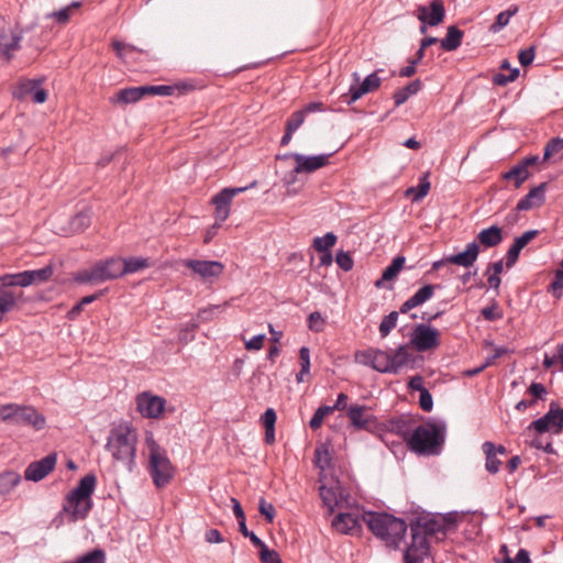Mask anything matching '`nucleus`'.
I'll return each instance as SVG.
<instances>
[{"instance_id":"obj_1","label":"nucleus","mask_w":563,"mask_h":563,"mask_svg":"<svg viewBox=\"0 0 563 563\" xmlns=\"http://www.w3.org/2000/svg\"><path fill=\"white\" fill-rule=\"evenodd\" d=\"M363 519L368 530L391 550H398L404 540L408 522L386 511H366Z\"/></svg>"},{"instance_id":"obj_2","label":"nucleus","mask_w":563,"mask_h":563,"mask_svg":"<svg viewBox=\"0 0 563 563\" xmlns=\"http://www.w3.org/2000/svg\"><path fill=\"white\" fill-rule=\"evenodd\" d=\"M446 439V423L429 418L418 426L408 439V449L419 456L439 455Z\"/></svg>"},{"instance_id":"obj_3","label":"nucleus","mask_w":563,"mask_h":563,"mask_svg":"<svg viewBox=\"0 0 563 563\" xmlns=\"http://www.w3.org/2000/svg\"><path fill=\"white\" fill-rule=\"evenodd\" d=\"M97 486L95 473H88L81 477L77 486L66 496L63 511L67 514L70 522L85 520L92 509V495Z\"/></svg>"},{"instance_id":"obj_4","label":"nucleus","mask_w":563,"mask_h":563,"mask_svg":"<svg viewBox=\"0 0 563 563\" xmlns=\"http://www.w3.org/2000/svg\"><path fill=\"white\" fill-rule=\"evenodd\" d=\"M137 435L128 423H120L110 430L106 449L113 460L123 463L129 471L135 464Z\"/></svg>"},{"instance_id":"obj_5","label":"nucleus","mask_w":563,"mask_h":563,"mask_svg":"<svg viewBox=\"0 0 563 563\" xmlns=\"http://www.w3.org/2000/svg\"><path fill=\"white\" fill-rule=\"evenodd\" d=\"M124 276L121 257L97 261L89 268L73 274V282L78 285H99Z\"/></svg>"},{"instance_id":"obj_6","label":"nucleus","mask_w":563,"mask_h":563,"mask_svg":"<svg viewBox=\"0 0 563 563\" xmlns=\"http://www.w3.org/2000/svg\"><path fill=\"white\" fill-rule=\"evenodd\" d=\"M148 471L157 488L166 487L175 475V467L168 459L166 451L155 441L150 444Z\"/></svg>"},{"instance_id":"obj_7","label":"nucleus","mask_w":563,"mask_h":563,"mask_svg":"<svg viewBox=\"0 0 563 563\" xmlns=\"http://www.w3.org/2000/svg\"><path fill=\"white\" fill-rule=\"evenodd\" d=\"M410 529L411 541L402 552V563H423L424 559L431 554L430 534L420 529L418 520H409L407 523Z\"/></svg>"},{"instance_id":"obj_8","label":"nucleus","mask_w":563,"mask_h":563,"mask_svg":"<svg viewBox=\"0 0 563 563\" xmlns=\"http://www.w3.org/2000/svg\"><path fill=\"white\" fill-rule=\"evenodd\" d=\"M527 430L534 431L537 435L545 432L560 434L563 431V408L559 406L558 401H551L548 412L533 420Z\"/></svg>"},{"instance_id":"obj_9","label":"nucleus","mask_w":563,"mask_h":563,"mask_svg":"<svg viewBox=\"0 0 563 563\" xmlns=\"http://www.w3.org/2000/svg\"><path fill=\"white\" fill-rule=\"evenodd\" d=\"M441 333L430 324L419 323L413 327L409 344L418 352H427L437 349Z\"/></svg>"},{"instance_id":"obj_10","label":"nucleus","mask_w":563,"mask_h":563,"mask_svg":"<svg viewBox=\"0 0 563 563\" xmlns=\"http://www.w3.org/2000/svg\"><path fill=\"white\" fill-rule=\"evenodd\" d=\"M10 413L12 418L10 423L32 427L36 431H41L46 427V418L38 412L35 407L27 405L10 404Z\"/></svg>"},{"instance_id":"obj_11","label":"nucleus","mask_w":563,"mask_h":563,"mask_svg":"<svg viewBox=\"0 0 563 563\" xmlns=\"http://www.w3.org/2000/svg\"><path fill=\"white\" fill-rule=\"evenodd\" d=\"M44 78L20 79L12 95L19 101L31 99L34 103H44L47 100V91L42 88Z\"/></svg>"},{"instance_id":"obj_12","label":"nucleus","mask_w":563,"mask_h":563,"mask_svg":"<svg viewBox=\"0 0 563 563\" xmlns=\"http://www.w3.org/2000/svg\"><path fill=\"white\" fill-rule=\"evenodd\" d=\"M136 409L143 418L162 419L166 409V399L153 395L151 391H143L136 396Z\"/></svg>"},{"instance_id":"obj_13","label":"nucleus","mask_w":563,"mask_h":563,"mask_svg":"<svg viewBox=\"0 0 563 563\" xmlns=\"http://www.w3.org/2000/svg\"><path fill=\"white\" fill-rule=\"evenodd\" d=\"M367 411L368 408L366 406L357 404L351 405L346 412L351 421V427L355 430H365L373 433L383 431V424L374 415Z\"/></svg>"},{"instance_id":"obj_14","label":"nucleus","mask_w":563,"mask_h":563,"mask_svg":"<svg viewBox=\"0 0 563 563\" xmlns=\"http://www.w3.org/2000/svg\"><path fill=\"white\" fill-rule=\"evenodd\" d=\"M481 249L476 242H471L466 245L463 252L445 256L432 264V269H440L441 267L452 264L462 267H472L479 255Z\"/></svg>"},{"instance_id":"obj_15","label":"nucleus","mask_w":563,"mask_h":563,"mask_svg":"<svg viewBox=\"0 0 563 563\" xmlns=\"http://www.w3.org/2000/svg\"><path fill=\"white\" fill-rule=\"evenodd\" d=\"M184 266L191 269L205 282L210 283L224 272V265L219 261L185 260Z\"/></svg>"},{"instance_id":"obj_16","label":"nucleus","mask_w":563,"mask_h":563,"mask_svg":"<svg viewBox=\"0 0 563 563\" xmlns=\"http://www.w3.org/2000/svg\"><path fill=\"white\" fill-rule=\"evenodd\" d=\"M57 463V454L49 453L38 461H34L27 465L24 471L26 481L40 482L54 471Z\"/></svg>"},{"instance_id":"obj_17","label":"nucleus","mask_w":563,"mask_h":563,"mask_svg":"<svg viewBox=\"0 0 563 563\" xmlns=\"http://www.w3.org/2000/svg\"><path fill=\"white\" fill-rule=\"evenodd\" d=\"M377 73L378 70L366 76L360 85H351L349 93L342 96L344 102L351 106L364 95L376 91L382 85V79L377 76Z\"/></svg>"},{"instance_id":"obj_18","label":"nucleus","mask_w":563,"mask_h":563,"mask_svg":"<svg viewBox=\"0 0 563 563\" xmlns=\"http://www.w3.org/2000/svg\"><path fill=\"white\" fill-rule=\"evenodd\" d=\"M22 32H14L7 27L4 21L0 22V56L10 62L13 53L21 48Z\"/></svg>"},{"instance_id":"obj_19","label":"nucleus","mask_w":563,"mask_h":563,"mask_svg":"<svg viewBox=\"0 0 563 563\" xmlns=\"http://www.w3.org/2000/svg\"><path fill=\"white\" fill-rule=\"evenodd\" d=\"M319 154L312 156H306L303 154L291 155V158L296 162L295 173L311 174L329 164V158L334 154Z\"/></svg>"},{"instance_id":"obj_20","label":"nucleus","mask_w":563,"mask_h":563,"mask_svg":"<svg viewBox=\"0 0 563 563\" xmlns=\"http://www.w3.org/2000/svg\"><path fill=\"white\" fill-rule=\"evenodd\" d=\"M417 18L423 24L437 26L441 24L445 18V8L442 0H432L429 7L419 5L417 9Z\"/></svg>"},{"instance_id":"obj_21","label":"nucleus","mask_w":563,"mask_h":563,"mask_svg":"<svg viewBox=\"0 0 563 563\" xmlns=\"http://www.w3.org/2000/svg\"><path fill=\"white\" fill-rule=\"evenodd\" d=\"M409 520H418L420 529L431 537L442 534L444 529L440 523L439 512H430L420 507L412 511V518Z\"/></svg>"},{"instance_id":"obj_22","label":"nucleus","mask_w":563,"mask_h":563,"mask_svg":"<svg viewBox=\"0 0 563 563\" xmlns=\"http://www.w3.org/2000/svg\"><path fill=\"white\" fill-rule=\"evenodd\" d=\"M437 288H441L440 284H426L419 288L413 296L407 299L399 308L401 313H408L411 309L419 307L431 299Z\"/></svg>"},{"instance_id":"obj_23","label":"nucleus","mask_w":563,"mask_h":563,"mask_svg":"<svg viewBox=\"0 0 563 563\" xmlns=\"http://www.w3.org/2000/svg\"><path fill=\"white\" fill-rule=\"evenodd\" d=\"M547 187L548 183L544 181L530 189V191L517 202L516 211H527L534 207L542 206L545 201Z\"/></svg>"},{"instance_id":"obj_24","label":"nucleus","mask_w":563,"mask_h":563,"mask_svg":"<svg viewBox=\"0 0 563 563\" xmlns=\"http://www.w3.org/2000/svg\"><path fill=\"white\" fill-rule=\"evenodd\" d=\"M503 240V229L497 224H493L479 231L474 242L478 244V247L490 249L499 245Z\"/></svg>"},{"instance_id":"obj_25","label":"nucleus","mask_w":563,"mask_h":563,"mask_svg":"<svg viewBox=\"0 0 563 563\" xmlns=\"http://www.w3.org/2000/svg\"><path fill=\"white\" fill-rule=\"evenodd\" d=\"M383 430L399 435L407 446L408 439L413 431L411 430V420L405 419L404 417H391L384 423Z\"/></svg>"},{"instance_id":"obj_26","label":"nucleus","mask_w":563,"mask_h":563,"mask_svg":"<svg viewBox=\"0 0 563 563\" xmlns=\"http://www.w3.org/2000/svg\"><path fill=\"white\" fill-rule=\"evenodd\" d=\"M144 97H146L144 86L129 87L120 89L110 97V102L112 104H130L140 101Z\"/></svg>"},{"instance_id":"obj_27","label":"nucleus","mask_w":563,"mask_h":563,"mask_svg":"<svg viewBox=\"0 0 563 563\" xmlns=\"http://www.w3.org/2000/svg\"><path fill=\"white\" fill-rule=\"evenodd\" d=\"M257 185V181L254 180L250 184V186L245 187H234V188H223L217 195H214L211 199V203L214 207H223L231 208L232 199L240 192L245 191L249 188H253Z\"/></svg>"},{"instance_id":"obj_28","label":"nucleus","mask_w":563,"mask_h":563,"mask_svg":"<svg viewBox=\"0 0 563 563\" xmlns=\"http://www.w3.org/2000/svg\"><path fill=\"white\" fill-rule=\"evenodd\" d=\"M405 262L406 257L404 255L394 257L391 263L383 271L382 277L375 282V287L382 288L385 282L394 280L404 268Z\"/></svg>"},{"instance_id":"obj_29","label":"nucleus","mask_w":563,"mask_h":563,"mask_svg":"<svg viewBox=\"0 0 563 563\" xmlns=\"http://www.w3.org/2000/svg\"><path fill=\"white\" fill-rule=\"evenodd\" d=\"M464 31L456 25H450L446 30V35L440 40V46L445 52L456 51L463 41Z\"/></svg>"},{"instance_id":"obj_30","label":"nucleus","mask_w":563,"mask_h":563,"mask_svg":"<svg viewBox=\"0 0 563 563\" xmlns=\"http://www.w3.org/2000/svg\"><path fill=\"white\" fill-rule=\"evenodd\" d=\"M332 460L333 457L329 443H320L317 445L313 454V465L316 468H319L321 473L331 468L333 466Z\"/></svg>"},{"instance_id":"obj_31","label":"nucleus","mask_w":563,"mask_h":563,"mask_svg":"<svg viewBox=\"0 0 563 563\" xmlns=\"http://www.w3.org/2000/svg\"><path fill=\"white\" fill-rule=\"evenodd\" d=\"M411 346L408 344H400L396 350H390V358H391V365L395 367L394 371H391V374H397L400 369V367L407 365L410 361H415L416 357H413L409 352L408 347Z\"/></svg>"},{"instance_id":"obj_32","label":"nucleus","mask_w":563,"mask_h":563,"mask_svg":"<svg viewBox=\"0 0 563 563\" xmlns=\"http://www.w3.org/2000/svg\"><path fill=\"white\" fill-rule=\"evenodd\" d=\"M332 527L341 533H351L358 527L357 518L350 512H340L332 520Z\"/></svg>"},{"instance_id":"obj_33","label":"nucleus","mask_w":563,"mask_h":563,"mask_svg":"<svg viewBox=\"0 0 563 563\" xmlns=\"http://www.w3.org/2000/svg\"><path fill=\"white\" fill-rule=\"evenodd\" d=\"M422 88V81L417 78L410 82H408L405 87L397 89L393 99L396 107L404 104L410 96L418 93Z\"/></svg>"},{"instance_id":"obj_34","label":"nucleus","mask_w":563,"mask_h":563,"mask_svg":"<svg viewBox=\"0 0 563 563\" xmlns=\"http://www.w3.org/2000/svg\"><path fill=\"white\" fill-rule=\"evenodd\" d=\"M431 184L429 181V173H424L419 178V184L416 187H409L405 191V197L410 198L412 202L422 200L430 191Z\"/></svg>"},{"instance_id":"obj_35","label":"nucleus","mask_w":563,"mask_h":563,"mask_svg":"<svg viewBox=\"0 0 563 563\" xmlns=\"http://www.w3.org/2000/svg\"><path fill=\"white\" fill-rule=\"evenodd\" d=\"M145 93L146 96H172L175 90L187 91L192 89L191 85L181 84V85H145Z\"/></svg>"},{"instance_id":"obj_36","label":"nucleus","mask_w":563,"mask_h":563,"mask_svg":"<svg viewBox=\"0 0 563 563\" xmlns=\"http://www.w3.org/2000/svg\"><path fill=\"white\" fill-rule=\"evenodd\" d=\"M482 448L486 456V471L490 474L498 473L501 465V461L497 457L496 445L490 441H486L483 443Z\"/></svg>"},{"instance_id":"obj_37","label":"nucleus","mask_w":563,"mask_h":563,"mask_svg":"<svg viewBox=\"0 0 563 563\" xmlns=\"http://www.w3.org/2000/svg\"><path fill=\"white\" fill-rule=\"evenodd\" d=\"M54 274V266L48 264L40 269L24 271L27 285H35L48 282Z\"/></svg>"},{"instance_id":"obj_38","label":"nucleus","mask_w":563,"mask_h":563,"mask_svg":"<svg viewBox=\"0 0 563 563\" xmlns=\"http://www.w3.org/2000/svg\"><path fill=\"white\" fill-rule=\"evenodd\" d=\"M20 296L21 294L16 296L14 291L0 287V323L3 321L5 313L15 308Z\"/></svg>"},{"instance_id":"obj_39","label":"nucleus","mask_w":563,"mask_h":563,"mask_svg":"<svg viewBox=\"0 0 563 563\" xmlns=\"http://www.w3.org/2000/svg\"><path fill=\"white\" fill-rule=\"evenodd\" d=\"M91 224L90 210H82L77 212L69 221V230L71 233H81Z\"/></svg>"},{"instance_id":"obj_40","label":"nucleus","mask_w":563,"mask_h":563,"mask_svg":"<svg viewBox=\"0 0 563 563\" xmlns=\"http://www.w3.org/2000/svg\"><path fill=\"white\" fill-rule=\"evenodd\" d=\"M374 364L373 369L379 373H391L395 369L391 365L390 352L375 349L373 355Z\"/></svg>"},{"instance_id":"obj_41","label":"nucleus","mask_w":563,"mask_h":563,"mask_svg":"<svg viewBox=\"0 0 563 563\" xmlns=\"http://www.w3.org/2000/svg\"><path fill=\"white\" fill-rule=\"evenodd\" d=\"M519 11L517 4H511L507 10L497 14L494 23L489 26L492 33H497L508 25L511 16L516 15Z\"/></svg>"},{"instance_id":"obj_42","label":"nucleus","mask_w":563,"mask_h":563,"mask_svg":"<svg viewBox=\"0 0 563 563\" xmlns=\"http://www.w3.org/2000/svg\"><path fill=\"white\" fill-rule=\"evenodd\" d=\"M500 178L506 181H512L514 188L519 189L529 179V176L516 164L509 170L503 173Z\"/></svg>"},{"instance_id":"obj_43","label":"nucleus","mask_w":563,"mask_h":563,"mask_svg":"<svg viewBox=\"0 0 563 563\" xmlns=\"http://www.w3.org/2000/svg\"><path fill=\"white\" fill-rule=\"evenodd\" d=\"M439 518L441 526L444 528L442 531L443 538H446L448 533L456 531L461 516L457 511H450L446 514L439 512Z\"/></svg>"},{"instance_id":"obj_44","label":"nucleus","mask_w":563,"mask_h":563,"mask_svg":"<svg viewBox=\"0 0 563 563\" xmlns=\"http://www.w3.org/2000/svg\"><path fill=\"white\" fill-rule=\"evenodd\" d=\"M21 476L16 472L7 471L0 474V494H9L19 483Z\"/></svg>"},{"instance_id":"obj_45","label":"nucleus","mask_w":563,"mask_h":563,"mask_svg":"<svg viewBox=\"0 0 563 563\" xmlns=\"http://www.w3.org/2000/svg\"><path fill=\"white\" fill-rule=\"evenodd\" d=\"M151 266L147 257H129L122 258L123 274H131Z\"/></svg>"},{"instance_id":"obj_46","label":"nucleus","mask_w":563,"mask_h":563,"mask_svg":"<svg viewBox=\"0 0 563 563\" xmlns=\"http://www.w3.org/2000/svg\"><path fill=\"white\" fill-rule=\"evenodd\" d=\"M500 554H504V559H495L496 563H531L530 554L526 549H520L516 554L515 559L509 556L508 547L503 544L500 547Z\"/></svg>"},{"instance_id":"obj_47","label":"nucleus","mask_w":563,"mask_h":563,"mask_svg":"<svg viewBox=\"0 0 563 563\" xmlns=\"http://www.w3.org/2000/svg\"><path fill=\"white\" fill-rule=\"evenodd\" d=\"M0 287H4L9 289V287H27V282L24 275V272H20L16 274H4L0 277Z\"/></svg>"},{"instance_id":"obj_48","label":"nucleus","mask_w":563,"mask_h":563,"mask_svg":"<svg viewBox=\"0 0 563 563\" xmlns=\"http://www.w3.org/2000/svg\"><path fill=\"white\" fill-rule=\"evenodd\" d=\"M338 236L333 232H328L323 236L314 238L312 246L316 251H331L335 245Z\"/></svg>"},{"instance_id":"obj_49","label":"nucleus","mask_w":563,"mask_h":563,"mask_svg":"<svg viewBox=\"0 0 563 563\" xmlns=\"http://www.w3.org/2000/svg\"><path fill=\"white\" fill-rule=\"evenodd\" d=\"M299 360H300V371L296 375V380L298 383L303 382V375L309 374L310 372V350L307 346H301L299 350Z\"/></svg>"},{"instance_id":"obj_50","label":"nucleus","mask_w":563,"mask_h":563,"mask_svg":"<svg viewBox=\"0 0 563 563\" xmlns=\"http://www.w3.org/2000/svg\"><path fill=\"white\" fill-rule=\"evenodd\" d=\"M400 311H391L385 316L379 324V333L382 338H386L396 327Z\"/></svg>"},{"instance_id":"obj_51","label":"nucleus","mask_w":563,"mask_h":563,"mask_svg":"<svg viewBox=\"0 0 563 563\" xmlns=\"http://www.w3.org/2000/svg\"><path fill=\"white\" fill-rule=\"evenodd\" d=\"M68 563H106V553L97 548L79 556L75 562Z\"/></svg>"},{"instance_id":"obj_52","label":"nucleus","mask_w":563,"mask_h":563,"mask_svg":"<svg viewBox=\"0 0 563 563\" xmlns=\"http://www.w3.org/2000/svg\"><path fill=\"white\" fill-rule=\"evenodd\" d=\"M331 413H333V410L330 406H320L311 417L309 427L312 430H318L322 426L323 419Z\"/></svg>"},{"instance_id":"obj_53","label":"nucleus","mask_w":563,"mask_h":563,"mask_svg":"<svg viewBox=\"0 0 563 563\" xmlns=\"http://www.w3.org/2000/svg\"><path fill=\"white\" fill-rule=\"evenodd\" d=\"M563 150V137H552L543 150V162L550 159L554 154Z\"/></svg>"},{"instance_id":"obj_54","label":"nucleus","mask_w":563,"mask_h":563,"mask_svg":"<svg viewBox=\"0 0 563 563\" xmlns=\"http://www.w3.org/2000/svg\"><path fill=\"white\" fill-rule=\"evenodd\" d=\"M258 511L264 517V519L266 520L267 523H273L275 516H276V510H275L274 505L271 503H267L264 497L260 498Z\"/></svg>"},{"instance_id":"obj_55","label":"nucleus","mask_w":563,"mask_h":563,"mask_svg":"<svg viewBox=\"0 0 563 563\" xmlns=\"http://www.w3.org/2000/svg\"><path fill=\"white\" fill-rule=\"evenodd\" d=\"M308 328L318 333L322 332L325 325V320L319 311L311 312L307 318Z\"/></svg>"},{"instance_id":"obj_56","label":"nucleus","mask_w":563,"mask_h":563,"mask_svg":"<svg viewBox=\"0 0 563 563\" xmlns=\"http://www.w3.org/2000/svg\"><path fill=\"white\" fill-rule=\"evenodd\" d=\"M374 353H375V349H373V347H369L367 350H358L354 353V360H355V362H357L364 366H368V367L373 368Z\"/></svg>"},{"instance_id":"obj_57","label":"nucleus","mask_w":563,"mask_h":563,"mask_svg":"<svg viewBox=\"0 0 563 563\" xmlns=\"http://www.w3.org/2000/svg\"><path fill=\"white\" fill-rule=\"evenodd\" d=\"M497 309L498 302L493 300L490 306H487L481 310V314L485 320L494 322L503 318V312L498 311Z\"/></svg>"},{"instance_id":"obj_58","label":"nucleus","mask_w":563,"mask_h":563,"mask_svg":"<svg viewBox=\"0 0 563 563\" xmlns=\"http://www.w3.org/2000/svg\"><path fill=\"white\" fill-rule=\"evenodd\" d=\"M303 111H295L286 121L285 129L288 132H295L305 121Z\"/></svg>"},{"instance_id":"obj_59","label":"nucleus","mask_w":563,"mask_h":563,"mask_svg":"<svg viewBox=\"0 0 563 563\" xmlns=\"http://www.w3.org/2000/svg\"><path fill=\"white\" fill-rule=\"evenodd\" d=\"M335 262L338 266L344 272H350L353 268L354 261L350 253L344 251H339L335 255Z\"/></svg>"},{"instance_id":"obj_60","label":"nucleus","mask_w":563,"mask_h":563,"mask_svg":"<svg viewBox=\"0 0 563 563\" xmlns=\"http://www.w3.org/2000/svg\"><path fill=\"white\" fill-rule=\"evenodd\" d=\"M536 56V46L531 45L528 48L521 49L518 54V60L522 67H528L533 63Z\"/></svg>"},{"instance_id":"obj_61","label":"nucleus","mask_w":563,"mask_h":563,"mask_svg":"<svg viewBox=\"0 0 563 563\" xmlns=\"http://www.w3.org/2000/svg\"><path fill=\"white\" fill-rule=\"evenodd\" d=\"M419 407L424 412H430L433 409V398L428 389H422V391H420Z\"/></svg>"},{"instance_id":"obj_62","label":"nucleus","mask_w":563,"mask_h":563,"mask_svg":"<svg viewBox=\"0 0 563 563\" xmlns=\"http://www.w3.org/2000/svg\"><path fill=\"white\" fill-rule=\"evenodd\" d=\"M48 18L54 19L59 24H67L71 18L70 8L64 7L57 11L52 12L48 14Z\"/></svg>"},{"instance_id":"obj_63","label":"nucleus","mask_w":563,"mask_h":563,"mask_svg":"<svg viewBox=\"0 0 563 563\" xmlns=\"http://www.w3.org/2000/svg\"><path fill=\"white\" fill-rule=\"evenodd\" d=\"M260 559L262 563H283L277 551L271 550L268 547L260 552Z\"/></svg>"},{"instance_id":"obj_64","label":"nucleus","mask_w":563,"mask_h":563,"mask_svg":"<svg viewBox=\"0 0 563 563\" xmlns=\"http://www.w3.org/2000/svg\"><path fill=\"white\" fill-rule=\"evenodd\" d=\"M563 290V277H559V275H554L553 280L548 286V291L552 292L553 297L556 299H561Z\"/></svg>"}]
</instances>
